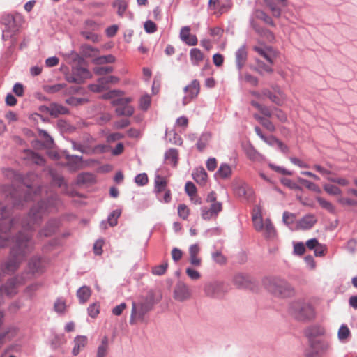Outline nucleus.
<instances>
[{
  "instance_id": "nucleus-33",
  "label": "nucleus",
  "mask_w": 357,
  "mask_h": 357,
  "mask_svg": "<svg viewBox=\"0 0 357 357\" xmlns=\"http://www.w3.org/2000/svg\"><path fill=\"white\" fill-rule=\"evenodd\" d=\"M263 231L266 238H273L275 236V229L269 218L265 220Z\"/></svg>"
},
{
  "instance_id": "nucleus-26",
  "label": "nucleus",
  "mask_w": 357,
  "mask_h": 357,
  "mask_svg": "<svg viewBox=\"0 0 357 357\" xmlns=\"http://www.w3.org/2000/svg\"><path fill=\"white\" fill-rule=\"evenodd\" d=\"M91 294L90 288L87 286H82L77 291V296L80 303L84 304L89 299Z\"/></svg>"
},
{
  "instance_id": "nucleus-24",
  "label": "nucleus",
  "mask_w": 357,
  "mask_h": 357,
  "mask_svg": "<svg viewBox=\"0 0 357 357\" xmlns=\"http://www.w3.org/2000/svg\"><path fill=\"white\" fill-rule=\"evenodd\" d=\"M254 50L257 52L259 55L263 56L269 63H273V59L271 56V53L273 52V50L271 47H266L265 48L255 46Z\"/></svg>"
},
{
  "instance_id": "nucleus-42",
  "label": "nucleus",
  "mask_w": 357,
  "mask_h": 357,
  "mask_svg": "<svg viewBox=\"0 0 357 357\" xmlns=\"http://www.w3.org/2000/svg\"><path fill=\"white\" fill-rule=\"evenodd\" d=\"M250 24L252 26V28L255 29V31L258 33L259 34L261 35V36H266L268 39L269 38H273V34L271 31H270L268 29H264V28H261L259 26H258L255 22L254 21L252 20H250Z\"/></svg>"
},
{
  "instance_id": "nucleus-15",
  "label": "nucleus",
  "mask_w": 357,
  "mask_h": 357,
  "mask_svg": "<svg viewBox=\"0 0 357 357\" xmlns=\"http://www.w3.org/2000/svg\"><path fill=\"white\" fill-rule=\"evenodd\" d=\"M225 291V287L221 282H212L206 284L204 286V292L210 297H220Z\"/></svg>"
},
{
  "instance_id": "nucleus-34",
  "label": "nucleus",
  "mask_w": 357,
  "mask_h": 357,
  "mask_svg": "<svg viewBox=\"0 0 357 357\" xmlns=\"http://www.w3.org/2000/svg\"><path fill=\"white\" fill-rule=\"evenodd\" d=\"M255 16L256 18L264 21L266 24L273 27L275 26V24L274 23L272 18L268 15H267L264 11L261 10H256L255 11Z\"/></svg>"
},
{
  "instance_id": "nucleus-58",
  "label": "nucleus",
  "mask_w": 357,
  "mask_h": 357,
  "mask_svg": "<svg viewBox=\"0 0 357 357\" xmlns=\"http://www.w3.org/2000/svg\"><path fill=\"white\" fill-rule=\"evenodd\" d=\"M185 191L188 196L192 197L197 193V188L192 182L188 181L185 185Z\"/></svg>"
},
{
  "instance_id": "nucleus-60",
  "label": "nucleus",
  "mask_w": 357,
  "mask_h": 357,
  "mask_svg": "<svg viewBox=\"0 0 357 357\" xmlns=\"http://www.w3.org/2000/svg\"><path fill=\"white\" fill-rule=\"evenodd\" d=\"M338 202L342 206H356L357 201L348 197H340Z\"/></svg>"
},
{
  "instance_id": "nucleus-16",
  "label": "nucleus",
  "mask_w": 357,
  "mask_h": 357,
  "mask_svg": "<svg viewBox=\"0 0 357 357\" xmlns=\"http://www.w3.org/2000/svg\"><path fill=\"white\" fill-rule=\"evenodd\" d=\"M60 226V220L56 218L50 219L45 227L39 231L38 237H49L53 235Z\"/></svg>"
},
{
  "instance_id": "nucleus-28",
  "label": "nucleus",
  "mask_w": 357,
  "mask_h": 357,
  "mask_svg": "<svg viewBox=\"0 0 357 357\" xmlns=\"http://www.w3.org/2000/svg\"><path fill=\"white\" fill-rule=\"evenodd\" d=\"M190 57L193 66H199L204 59V54L198 48H192L190 51Z\"/></svg>"
},
{
  "instance_id": "nucleus-12",
  "label": "nucleus",
  "mask_w": 357,
  "mask_h": 357,
  "mask_svg": "<svg viewBox=\"0 0 357 357\" xmlns=\"http://www.w3.org/2000/svg\"><path fill=\"white\" fill-rule=\"evenodd\" d=\"M131 100L130 98H121L112 101V105L117 107L115 112L118 116H130L133 114L134 108L128 105Z\"/></svg>"
},
{
  "instance_id": "nucleus-56",
  "label": "nucleus",
  "mask_w": 357,
  "mask_h": 357,
  "mask_svg": "<svg viewBox=\"0 0 357 357\" xmlns=\"http://www.w3.org/2000/svg\"><path fill=\"white\" fill-rule=\"evenodd\" d=\"M151 104V96L149 95L143 96L139 100V107L143 110H146Z\"/></svg>"
},
{
  "instance_id": "nucleus-62",
  "label": "nucleus",
  "mask_w": 357,
  "mask_h": 357,
  "mask_svg": "<svg viewBox=\"0 0 357 357\" xmlns=\"http://www.w3.org/2000/svg\"><path fill=\"white\" fill-rule=\"evenodd\" d=\"M178 214L183 220L187 219L189 215V209L187 206L185 204H180L178 207Z\"/></svg>"
},
{
  "instance_id": "nucleus-45",
  "label": "nucleus",
  "mask_w": 357,
  "mask_h": 357,
  "mask_svg": "<svg viewBox=\"0 0 357 357\" xmlns=\"http://www.w3.org/2000/svg\"><path fill=\"white\" fill-rule=\"evenodd\" d=\"M298 181L301 183L303 184L309 190H311L314 191L318 193H319L321 192V189L319 188V187L317 185H316L315 183H314L307 179L300 178H298Z\"/></svg>"
},
{
  "instance_id": "nucleus-54",
  "label": "nucleus",
  "mask_w": 357,
  "mask_h": 357,
  "mask_svg": "<svg viewBox=\"0 0 357 357\" xmlns=\"http://www.w3.org/2000/svg\"><path fill=\"white\" fill-rule=\"evenodd\" d=\"M167 266V262L156 266L152 269V273L155 275H162L166 272Z\"/></svg>"
},
{
  "instance_id": "nucleus-27",
  "label": "nucleus",
  "mask_w": 357,
  "mask_h": 357,
  "mask_svg": "<svg viewBox=\"0 0 357 357\" xmlns=\"http://www.w3.org/2000/svg\"><path fill=\"white\" fill-rule=\"evenodd\" d=\"M81 54L87 58L95 57L99 52L98 48L93 47L88 44H83L80 47Z\"/></svg>"
},
{
  "instance_id": "nucleus-52",
  "label": "nucleus",
  "mask_w": 357,
  "mask_h": 357,
  "mask_svg": "<svg viewBox=\"0 0 357 357\" xmlns=\"http://www.w3.org/2000/svg\"><path fill=\"white\" fill-rule=\"evenodd\" d=\"M209 137L210 136L208 134H204L201 136L197 143V147L199 151H202L206 148L208 144Z\"/></svg>"
},
{
  "instance_id": "nucleus-13",
  "label": "nucleus",
  "mask_w": 357,
  "mask_h": 357,
  "mask_svg": "<svg viewBox=\"0 0 357 357\" xmlns=\"http://www.w3.org/2000/svg\"><path fill=\"white\" fill-rule=\"evenodd\" d=\"M192 296V291L190 287L182 281H178L174 289L173 297L178 302H184Z\"/></svg>"
},
{
  "instance_id": "nucleus-63",
  "label": "nucleus",
  "mask_w": 357,
  "mask_h": 357,
  "mask_svg": "<svg viewBox=\"0 0 357 357\" xmlns=\"http://www.w3.org/2000/svg\"><path fill=\"white\" fill-rule=\"evenodd\" d=\"M283 222L288 226H290L294 222L295 215L287 211H285L282 215Z\"/></svg>"
},
{
  "instance_id": "nucleus-25",
  "label": "nucleus",
  "mask_w": 357,
  "mask_h": 357,
  "mask_svg": "<svg viewBox=\"0 0 357 357\" xmlns=\"http://www.w3.org/2000/svg\"><path fill=\"white\" fill-rule=\"evenodd\" d=\"M165 160L171 164L173 167H176L178 160V152L176 149H169L165 153Z\"/></svg>"
},
{
  "instance_id": "nucleus-49",
  "label": "nucleus",
  "mask_w": 357,
  "mask_h": 357,
  "mask_svg": "<svg viewBox=\"0 0 357 357\" xmlns=\"http://www.w3.org/2000/svg\"><path fill=\"white\" fill-rule=\"evenodd\" d=\"M114 6H117L118 8V15L122 17L127 9L128 4L124 0H117L113 3Z\"/></svg>"
},
{
  "instance_id": "nucleus-53",
  "label": "nucleus",
  "mask_w": 357,
  "mask_h": 357,
  "mask_svg": "<svg viewBox=\"0 0 357 357\" xmlns=\"http://www.w3.org/2000/svg\"><path fill=\"white\" fill-rule=\"evenodd\" d=\"M149 181L147 174L146 173H141L135 177V182L139 186H144L147 184Z\"/></svg>"
},
{
  "instance_id": "nucleus-3",
  "label": "nucleus",
  "mask_w": 357,
  "mask_h": 357,
  "mask_svg": "<svg viewBox=\"0 0 357 357\" xmlns=\"http://www.w3.org/2000/svg\"><path fill=\"white\" fill-rule=\"evenodd\" d=\"M264 288L278 298H289L295 294V289L285 279L277 276L265 277L262 280Z\"/></svg>"
},
{
  "instance_id": "nucleus-10",
  "label": "nucleus",
  "mask_w": 357,
  "mask_h": 357,
  "mask_svg": "<svg viewBox=\"0 0 357 357\" xmlns=\"http://www.w3.org/2000/svg\"><path fill=\"white\" fill-rule=\"evenodd\" d=\"M45 261L42 257L34 256L30 259L28 263L29 273H24L22 275L26 280L31 278V275L41 274L44 272L45 268Z\"/></svg>"
},
{
  "instance_id": "nucleus-17",
  "label": "nucleus",
  "mask_w": 357,
  "mask_h": 357,
  "mask_svg": "<svg viewBox=\"0 0 357 357\" xmlns=\"http://www.w3.org/2000/svg\"><path fill=\"white\" fill-rule=\"evenodd\" d=\"M236 65L239 71V79H242L243 76L241 71L245 66L248 59V52L246 45L244 44L241 45L236 52Z\"/></svg>"
},
{
  "instance_id": "nucleus-39",
  "label": "nucleus",
  "mask_w": 357,
  "mask_h": 357,
  "mask_svg": "<svg viewBox=\"0 0 357 357\" xmlns=\"http://www.w3.org/2000/svg\"><path fill=\"white\" fill-rule=\"evenodd\" d=\"M94 181V176L91 173H82L79 174L77 176V183L81 184H87L91 183Z\"/></svg>"
},
{
  "instance_id": "nucleus-41",
  "label": "nucleus",
  "mask_w": 357,
  "mask_h": 357,
  "mask_svg": "<svg viewBox=\"0 0 357 357\" xmlns=\"http://www.w3.org/2000/svg\"><path fill=\"white\" fill-rule=\"evenodd\" d=\"M212 259L219 265H225L227 263V257L218 250L211 253Z\"/></svg>"
},
{
  "instance_id": "nucleus-64",
  "label": "nucleus",
  "mask_w": 357,
  "mask_h": 357,
  "mask_svg": "<svg viewBox=\"0 0 357 357\" xmlns=\"http://www.w3.org/2000/svg\"><path fill=\"white\" fill-rule=\"evenodd\" d=\"M185 272L188 276L193 280H197L201 277L200 273L197 271L190 267L186 268Z\"/></svg>"
},
{
  "instance_id": "nucleus-23",
  "label": "nucleus",
  "mask_w": 357,
  "mask_h": 357,
  "mask_svg": "<svg viewBox=\"0 0 357 357\" xmlns=\"http://www.w3.org/2000/svg\"><path fill=\"white\" fill-rule=\"evenodd\" d=\"M121 210H119V209H116V210H114L108 216L107 218V222L106 221H102L100 224V227L103 229H106L107 228V223H109V225L111 226V227H114V226H116L118 223V218L121 215Z\"/></svg>"
},
{
  "instance_id": "nucleus-43",
  "label": "nucleus",
  "mask_w": 357,
  "mask_h": 357,
  "mask_svg": "<svg viewBox=\"0 0 357 357\" xmlns=\"http://www.w3.org/2000/svg\"><path fill=\"white\" fill-rule=\"evenodd\" d=\"M119 82V79L117 77L114 76V75L100 77L98 79V82L102 84L104 86L105 89H106V86L107 84H116Z\"/></svg>"
},
{
  "instance_id": "nucleus-8",
  "label": "nucleus",
  "mask_w": 357,
  "mask_h": 357,
  "mask_svg": "<svg viewBox=\"0 0 357 357\" xmlns=\"http://www.w3.org/2000/svg\"><path fill=\"white\" fill-rule=\"evenodd\" d=\"M154 303L155 301L153 293H149L138 303L132 302L131 321L142 320L144 315L152 309Z\"/></svg>"
},
{
  "instance_id": "nucleus-37",
  "label": "nucleus",
  "mask_w": 357,
  "mask_h": 357,
  "mask_svg": "<svg viewBox=\"0 0 357 357\" xmlns=\"http://www.w3.org/2000/svg\"><path fill=\"white\" fill-rule=\"evenodd\" d=\"M252 221L255 229L257 231H262L264 230V223L263 222V219L259 211H258L257 213L252 215Z\"/></svg>"
},
{
  "instance_id": "nucleus-31",
  "label": "nucleus",
  "mask_w": 357,
  "mask_h": 357,
  "mask_svg": "<svg viewBox=\"0 0 357 357\" xmlns=\"http://www.w3.org/2000/svg\"><path fill=\"white\" fill-rule=\"evenodd\" d=\"M109 339L105 336L102 340L100 345L98 346L97 350V357H105L109 349Z\"/></svg>"
},
{
  "instance_id": "nucleus-14",
  "label": "nucleus",
  "mask_w": 357,
  "mask_h": 357,
  "mask_svg": "<svg viewBox=\"0 0 357 357\" xmlns=\"http://www.w3.org/2000/svg\"><path fill=\"white\" fill-rule=\"evenodd\" d=\"M184 92L187 93L183 98V105H186L192 100L195 98L199 93L200 85L199 82L197 79H194L191 83L184 88Z\"/></svg>"
},
{
  "instance_id": "nucleus-29",
  "label": "nucleus",
  "mask_w": 357,
  "mask_h": 357,
  "mask_svg": "<svg viewBox=\"0 0 357 357\" xmlns=\"http://www.w3.org/2000/svg\"><path fill=\"white\" fill-rule=\"evenodd\" d=\"M74 342L75 346L73 349V355L77 356L79 353V351L86 345V336H76Z\"/></svg>"
},
{
  "instance_id": "nucleus-2",
  "label": "nucleus",
  "mask_w": 357,
  "mask_h": 357,
  "mask_svg": "<svg viewBox=\"0 0 357 357\" xmlns=\"http://www.w3.org/2000/svg\"><path fill=\"white\" fill-rule=\"evenodd\" d=\"M61 202L56 194L38 202L30 210L27 217L22 222L24 231H31L40 225L43 219L50 213L56 212Z\"/></svg>"
},
{
  "instance_id": "nucleus-51",
  "label": "nucleus",
  "mask_w": 357,
  "mask_h": 357,
  "mask_svg": "<svg viewBox=\"0 0 357 357\" xmlns=\"http://www.w3.org/2000/svg\"><path fill=\"white\" fill-rule=\"evenodd\" d=\"M81 35L86 40H91L93 43H98L100 40V37L98 34L88 31H83L81 32Z\"/></svg>"
},
{
  "instance_id": "nucleus-4",
  "label": "nucleus",
  "mask_w": 357,
  "mask_h": 357,
  "mask_svg": "<svg viewBox=\"0 0 357 357\" xmlns=\"http://www.w3.org/2000/svg\"><path fill=\"white\" fill-rule=\"evenodd\" d=\"M8 203H10L16 208L22 207L25 202L33 197L31 189L29 187L20 186L14 188L13 186H5L3 188Z\"/></svg>"
},
{
  "instance_id": "nucleus-18",
  "label": "nucleus",
  "mask_w": 357,
  "mask_h": 357,
  "mask_svg": "<svg viewBox=\"0 0 357 357\" xmlns=\"http://www.w3.org/2000/svg\"><path fill=\"white\" fill-rule=\"evenodd\" d=\"M167 189V179L165 176L156 174L154 177L153 192L157 199L161 200V193Z\"/></svg>"
},
{
  "instance_id": "nucleus-46",
  "label": "nucleus",
  "mask_w": 357,
  "mask_h": 357,
  "mask_svg": "<svg viewBox=\"0 0 357 357\" xmlns=\"http://www.w3.org/2000/svg\"><path fill=\"white\" fill-rule=\"evenodd\" d=\"M316 199L323 208L331 213L334 212V206L330 202L326 200L325 199L321 197H317Z\"/></svg>"
},
{
  "instance_id": "nucleus-48",
  "label": "nucleus",
  "mask_w": 357,
  "mask_h": 357,
  "mask_svg": "<svg viewBox=\"0 0 357 357\" xmlns=\"http://www.w3.org/2000/svg\"><path fill=\"white\" fill-rule=\"evenodd\" d=\"M232 7V2L231 0H227L225 2L221 3L219 6L218 10L216 12L217 15H221L228 12Z\"/></svg>"
},
{
  "instance_id": "nucleus-40",
  "label": "nucleus",
  "mask_w": 357,
  "mask_h": 357,
  "mask_svg": "<svg viewBox=\"0 0 357 357\" xmlns=\"http://www.w3.org/2000/svg\"><path fill=\"white\" fill-rule=\"evenodd\" d=\"M66 301L60 298H57L54 304V311L59 314H63L66 310Z\"/></svg>"
},
{
  "instance_id": "nucleus-20",
  "label": "nucleus",
  "mask_w": 357,
  "mask_h": 357,
  "mask_svg": "<svg viewBox=\"0 0 357 357\" xmlns=\"http://www.w3.org/2000/svg\"><path fill=\"white\" fill-rule=\"evenodd\" d=\"M236 195L239 197H243L247 199L252 198L253 190L245 183H242L234 189Z\"/></svg>"
},
{
  "instance_id": "nucleus-11",
  "label": "nucleus",
  "mask_w": 357,
  "mask_h": 357,
  "mask_svg": "<svg viewBox=\"0 0 357 357\" xmlns=\"http://www.w3.org/2000/svg\"><path fill=\"white\" fill-rule=\"evenodd\" d=\"M232 283L238 289H252L256 287L255 280L247 273H236L232 279Z\"/></svg>"
},
{
  "instance_id": "nucleus-57",
  "label": "nucleus",
  "mask_w": 357,
  "mask_h": 357,
  "mask_svg": "<svg viewBox=\"0 0 357 357\" xmlns=\"http://www.w3.org/2000/svg\"><path fill=\"white\" fill-rule=\"evenodd\" d=\"M88 314L92 317L95 318L98 316L100 312V306L96 303H93L90 305L87 309Z\"/></svg>"
},
{
  "instance_id": "nucleus-6",
  "label": "nucleus",
  "mask_w": 357,
  "mask_h": 357,
  "mask_svg": "<svg viewBox=\"0 0 357 357\" xmlns=\"http://www.w3.org/2000/svg\"><path fill=\"white\" fill-rule=\"evenodd\" d=\"M10 211L7 206L0 203V248H5L10 242L9 232L13 226L14 220H8Z\"/></svg>"
},
{
  "instance_id": "nucleus-50",
  "label": "nucleus",
  "mask_w": 357,
  "mask_h": 357,
  "mask_svg": "<svg viewBox=\"0 0 357 357\" xmlns=\"http://www.w3.org/2000/svg\"><path fill=\"white\" fill-rule=\"evenodd\" d=\"M324 190L329 195H340L342 191L336 185L332 184H325L324 185Z\"/></svg>"
},
{
  "instance_id": "nucleus-21",
  "label": "nucleus",
  "mask_w": 357,
  "mask_h": 357,
  "mask_svg": "<svg viewBox=\"0 0 357 357\" xmlns=\"http://www.w3.org/2000/svg\"><path fill=\"white\" fill-rule=\"evenodd\" d=\"M193 179L198 183L199 185L204 186L206 185L207 181V173L205 169L202 167L196 168L192 174Z\"/></svg>"
},
{
  "instance_id": "nucleus-61",
  "label": "nucleus",
  "mask_w": 357,
  "mask_h": 357,
  "mask_svg": "<svg viewBox=\"0 0 357 357\" xmlns=\"http://www.w3.org/2000/svg\"><path fill=\"white\" fill-rule=\"evenodd\" d=\"M144 29L146 33H153L157 31L156 24L151 20H147L144 24Z\"/></svg>"
},
{
  "instance_id": "nucleus-59",
  "label": "nucleus",
  "mask_w": 357,
  "mask_h": 357,
  "mask_svg": "<svg viewBox=\"0 0 357 357\" xmlns=\"http://www.w3.org/2000/svg\"><path fill=\"white\" fill-rule=\"evenodd\" d=\"M41 284L40 283H33L30 285H29L25 291L24 293L29 296V297H31L33 294L38 290V289L40 287Z\"/></svg>"
},
{
  "instance_id": "nucleus-44",
  "label": "nucleus",
  "mask_w": 357,
  "mask_h": 357,
  "mask_svg": "<svg viewBox=\"0 0 357 357\" xmlns=\"http://www.w3.org/2000/svg\"><path fill=\"white\" fill-rule=\"evenodd\" d=\"M39 137L44 140V143L46 146H50L52 145L54 141L52 137L47 133V131L43 129H38Z\"/></svg>"
},
{
  "instance_id": "nucleus-9",
  "label": "nucleus",
  "mask_w": 357,
  "mask_h": 357,
  "mask_svg": "<svg viewBox=\"0 0 357 357\" xmlns=\"http://www.w3.org/2000/svg\"><path fill=\"white\" fill-rule=\"evenodd\" d=\"M291 311L295 318L300 321L310 320L315 316L313 306L303 301L294 302L291 306Z\"/></svg>"
},
{
  "instance_id": "nucleus-32",
  "label": "nucleus",
  "mask_w": 357,
  "mask_h": 357,
  "mask_svg": "<svg viewBox=\"0 0 357 357\" xmlns=\"http://www.w3.org/2000/svg\"><path fill=\"white\" fill-rule=\"evenodd\" d=\"M116 61V58L112 54L104 55L96 57L93 59V63L96 65H102L106 63H112Z\"/></svg>"
},
{
  "instance_id": "nucleus-36",
  "label": "nucleus",
  "mask_w": 357,
  "mask_h": 357,
  "mask_svg": "<svg viewBox=\"0 0 357 357\" xmlns=\"http://www.w3.org/2000/svg\"><path fill=\"white\" fill-rule=\"evenodd\" d=\"M216 174L222 178H227L229 177L231 174V167L227 163H222L217 171Z\"/></svg>"
},
{
  "instance_id": "nucleus-5",
  "label": "nucleus",
  "mask_w": 357,
  "mask_h": 357,
  "mask_svg": "<svg viewBox=\"0 0 357 357\" xmlns=\"http://www.w3.org/2000/svg\"><path fill=\"white\" fill-rule=\"evenodd\" d=\"M26 278L24 275H17L10 278L7 282L0 287V305L3 303V296L6 295L8 298H12L18 292V287L24 284ZM3 313L0 310V326L3 324Z\"/></svg>"
},
{
  "instance_id": "nucleus-1",
  "label": "nucleus",
  "mask_w": 357,
  "mask_h": 357,
  "mask_svg": "<svg viewBox=\"0 0 357 357\" xmlns=\"http://www.w3.org/2000/svg\"><path fill=\"white\" fill-rule=\"evenodd\" d=\"M15 244L10 248L8 259L3 262L0 268V281L3 274L16 271L20 264L26 259L27 255L34 250V242L32 236L20 231L13 239Z\"/></svg>"
},
{
  "instance_id": "nucleus-19",
  "label": "nucleus",
  "mask_w": 357,
  "mask_h": 357,
  "mask_svg": "<svg viewBox=\"0 0 357 357\" xmlns=\"http://www.w3.org/2000/svg\"><path fill=\"white\" fill-rule=\"evenodd\" d=\"M316 222V217L314 215L308 214L299 220L296 225V229L303 230L310 229Z\"/></svg>"
},
{
  "instance_id": "nucleus-35",
  "label": "nucleus",
  "mask_w": 357,
  "mask_h": 357,
  "mask_svg": "<svg viewBox=\"0 0 357 357\" xmlns=\"http://www.w3.org/2000/svg\"><path fill=\"white\" fill-rule=\"evenodd\" d=\"M266 6L270 9L272 15L275 17H280L282 14V10L278 7L273 0H263Z\"/></svg>"
},
{
  "instance_id": "nucleus-55",
  "label": "nucleus",
  "mask_w": 357,
  "mask_h": 357,
  "mask_svg": "<svg viewBox=\"0 0 357 357\" xmlns=\"http://www.w3.org/2000/svg\"><path fill=\"white\" fill-rule=\"evenodd\" d=\"M114 70L112 66L96 67L93 68V73L98 75H103L112 73Z\"/></svg>"
},
{
  "instance_id": "nucleus-7",
  "label": "nucleus",
  "mask_w": 357,
  "mask_h": 357,
  "mask_svg": "<svg viewBox=\"0 0 357 357\" xmlns=\"http://www.w3.org/2000/svg\"><path fill=\"white\" fill-rule=\"evenodd\" d=\"M21 22L22 17L19 14L3 13L1 17V23L4 26L2 31V39L7 40L15 35L19 30Z\"/></svg>"
},
{
  "instance_id": "nucleus-47",
  "label": "nucleus",
  "mask_w": 357,
  "mask_h": 357,
  "mask_svg": "<svg viewBox=\"0 0 357 357\" xmlns=\"http://www.w3.org/2000/svg\"><path fill=\"white\" fill-rule=\"evenodd\" d=\"M87 102L88 100L84 98L70 97L66 100L67 104L74 107L83 105Z\"/></svg>"
},
{
  "instance_id": "nucleus-22",
  "label": "nucleus",
  "mask_w": 357,
  "mask_h": 357,
  "mask_svg": "<svg viewBox=\"0 0 357 357\" xmlns=\"http://www.w3.org/2000/svg\"><path fill=\"white\" fill-rule=\"evenodd\" d=\"M80 65L73 66L72 70L77 78L81 79V82L83 83L86 79L91 77V74L87 68L82 67Z\"/></svg>"
},
{
  "instance_id": "nucleus-38",
  "label": "nucleus",
  "mask_w": 357,
  "mask_h": 357,
  "mask_svg": "<svg viewBox=\"0 0 357 357\" xmlns=\"http://www.w3.org/2000/svg\"><path fill=\"white\" fill-rule=\"evenodd\" d=\"M257 63V67L254 68V70L257 72L259 74L262 75L263 72H266L268 73H271L273 72V68L264 63L263 61H260L259 59H256Z\"/></svg>"
},
{
  "instance_id": "nucleus-30",
  "label": "nucleus",
  "mask_w": 357,
  "mask_h": 357,
  "mask_svg": "<svg viewBox=\"0 0 357 357\" xmlns=\"http://www.w3.org/2000/svg\"><path fill=\"white\" fill-rule=\"evenodd\" d=\"M69 113V110L66 107L56 104H50V115L54 117L58 116L59 114H66Z\"/></svg>"
}]
</instances>
